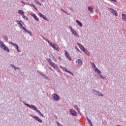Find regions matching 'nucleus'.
Segmentation results:
<instances>
[{
  "label": "nucleus",
  "instance_id": "nucleus-4",
  "mask_svg": "<svg viewBox=\"0 0 126 126\" xmlns=\"http://www.w3.org/2000/svg\"><path fill=\"white\" fill-rule=\"evenodd\" d=\"M19 25L20 26H21V28H22V29L24 30V33H29L30 36H32V32H31V31H28L27 29H26V28H25V27H23V25H22V24H21H21H20Z\"/></svg>",
  "mask_w": 126,
  "mask_h": 126
},
{
  "label": "nucleus",
  "instance_id": "nucleus-48",
  "mask_svg": "<svg viewBox=\"0 0 126 126\" xmlns=\"http://www.w3.org/2000/svg\"><path fill=\"white\" fill-rule=\"evenodd\" d=\"M40 75H41V76L44 75V74L42 73V72H40Z\"/></svg>",
  "mask_w": 126,
  "mask_h": 126
},
{
  "label": "nucleus",
  "instance_id": "nucleus-43",
  "mask_svg": "<svg viewBox=\"0 0 126 126\" xmlns=\"http://www.w3.org/2000/svg\"><path fill=\"white\" fill-rule=\"evenodd\" d=\"M48 68H49V69H50V70H51V71H54V70H53L52 69V68L50 67L49 66H48Z\"/></svg>",
  "mask_w": 126,
  "mask_h": 126
},
{
  "label": "nucleus",
  "instance_id": "nucleus-16",
  "mask_svg": "<svg viewBox=\"0 0 126 126\" xmlns=\"http://www.w3.org/2000/svg\"><path fill=\"white\" fill-rule=\"evenodd\" d=\"M82 52H84L86 55H87V56H90V53L88 52V50L87 49H86L85 48V49H83Z\"/></svg>",
  "mask_w": 126,
  "mask_h": 126
},
{
  "label": "nucleus",
  "instance_id": "nucleus-13",
  "mask_svg": "<svg viewBox=\"0 0 126 126\" xmlns=\"http://www.w3.org/2000/svg\"><path fill=\"white\" fill-rule=\"evenodd\" d=\"M39 15L40 17H42V18L44 19V20H46V21H48L49 19L45 15H44L42 13H39Z\"/></svg>",
  "mask_w": 126,
  "mask_h": 126
},
{
  "label": "nucleus",
  "instance_id": "nucleus-11",
  "mask_svg": "<svg viewBox=\"0 0 126 126\" xmlns=\"http://www.w3.org/2000/svg\"><path fill=\"white\" fill-rule=\"evenodd\" d=\"M70 114L74 117H77V112L73 109H70Z\"/></svg>",
  "mask_w": 126,
  "mask_h": 126
},
{
  "label": "nucleus",
  "instance_id": "nucleus-53",
  "mask_svg": "<svg viewBox=\"0 0 126 126\" xmlns=\"http://www.w3.org/2000/svg\"><path fill=\"white\" fill-rule=\"evenodd\" d=\"M53 59H54V61L55 62H56V58H55V57H53Z\"/></svg>",
  "mask_w": 126,
  "mask_h": 126
},
{
  "label": "nucleus",
  "instance_id": "nucleus-46",
  "mask_svg": "<svg viewBox=\"0 0 126 126\" xmlns=\"http://www.w3.org/2000/svg\"><path fill=\"white\" fill-rule=\"evenodd\" d=\"M16 68H17V69H19V70H20V69H19V68L15 66L14 69L16 70Z\"/></svg>",
  "mask_w": 126,
  "mask_h": 126
},
{
  "label": "nucleus",
  "instance_id": "nucleus-35",
  "mask_svg": "<svg viewBox=\"0 0 126 126\" xmlns=\"http://www.w3.org/2000/svg\"><path fill=\"white\" fill-rule=\"evenodd\" d=\"M66 72L69 73V74H71L73 76V73H72V72L68 70Z\"/></svg>",
  "mask_w": 126,
  "mask_h": 126
},
{
  "label": "nucleus",
  "instance_id": "nucleus-52",
  "mask_svg": "<svg viewBox=\"0 0 126 126\" xmlns=\"http://www.w3.org/2000/svg\"><path fill=\"white\" fill-rule=\"evenodd\" d=\"M28 5H31V6H33V5H32V4H28Z\"/></svg>",
  "mask_w": 126,
  "mask_h": 126
},
{
  "label": "nucleus",
  "instance_id": "nucleus-37",
  "mask_svg": "<svg viewBox=\"0 0 126 126\" xmlns=\"http://www.w3.org/2000/svg\"><path fill=\"white\" fill-rule=\"evenodd\" d=\"M75 49L76 51H77V52H79V49H78V47H77V46H75Z\"/></svg>",
  "mask_w": 126,
  "mask_h": 126
},
{
  "label": "nucleus",
  "instance_id": "nucleus-33",
  "mask_svg": "<svg viewBox=\"0 0 126 126\" xmlns=\"http://www.w3.org/2000/svg\"><path fill=\"white\" fill-rule=\"evenodd\" d=\"M74 107L75 108V109L77 110V111H78V110H79L80 109L79 108H78L77 107V105H74Z\"/></svg>",
  "mask_w": 126,
  "mask_h": 126
},
{
  "label": "nucleus",
  "instance_id": "nucleus-24",
  "mask_svg": "<svg viewBox=\"0 0 126 126\" xmlns=\"http://www.w3.org/2000/svg\"><path fill=\"white\" fill-rule=\"evenodd\" d=\"M98 75H99L100 77L102 78V79H105V80H107V78L106 77L103 76V75H101L100 74H98Z\"/></svg>",
  "mask_w": 126,
  "mask_h": 126
},
{
  "label": "nucleus",
  "instance_id": "nucleus-42",
  "mask_svg": "<svg viewBox=\"0 0 126 126\" xmlns=\"http://www.w3.org/2000/svg\"><path fill=\"white\" fill-rule=\"evenodd\" d=\"M21 2H22V3H24V4H30L29 3H25V2L23 1H21Z\"/></svg>",
  "mask_w": 126,
  "mask_h": 126
},
{
  "label": "nucleus",
  "instance_id": "nucleus-28",
  "mask_svg": "<svg viewBox=\"0 0 126 126\" xmlns=\"http://www.w3.org/2000/svg\"><path fill=\"white\" fill-rule=\"evenodd\" d=\"M97 96H100V97H104V94L101 93V92H98V94H97Z\"/></svg>",
  "mask_w": 126,
  "mask_h": 126
},
{
  "label": "nucleus",
  "instance_id": "nucleus-30",
  "mask_svg": "<svg viewBox=\"0 0 126 126\" xmlns=\"http://www.w3.org/2000/svg\"><path fill=\"white\" fill-rule=\"evenodd\" d=\"M23 18H24V19H26V20L27 21H28L29 20V19H28V18H27V17L25 16L24 15H23Z\"/></svg>",
  "mask_w": 126,
  "mask_h": 126
},
{
  "label": "nucleus",
  "instance_id": "nucleus-18",
  "mask_svg": "<svg viewBox=\"0 0 126 126\" xmlns=\"http://www.w3.org/2000/svg\"><path fill=\"white\" fill-rule=\"evenodd\" d=\"M88 10L90 11L91 13H93L94 12L93 8H92V7H91L90 6L88 7Z\"/></svg>",
  "mask_w": 126,
  "mask_h": 126
},
{
  "label": "nucleus",
  "instance_id": "nucleus-23",
  "mask_svg": "<svg viewBox=\"0 0 126 126\" xmlns=\"http://www.w3.org/2000/svg\"><path fill=\"white\" fill-rule=\"evenodd\" d=\"M122 19L124 21H126V14H122Z\"/></svg>",
  "mask_w": 126,
  "mask_h": 126
},
{
  "label": "nucleus",
  "instance_id": "nucleus-40",
  "mask_svg": "<svg viewBox=\"0 0 126 126\" xmlns=\"http://www.w3.org/2000/svg\"><path fill=\"white\" fill-rule=\"evenodd\" d=\"M47 61L50 64L52 62V60L50 59H48Z\"/></svg>",
  "mask_w": 126,
  "mask_h": 126
},
{
  "label": "nucleus",
  "instance_id": "nucleus-5",
  "mask_svg": "<svg viewBox=\"0 0 126 126\" xmlns=\"http://www.w3.org/2000/svg\"><path fill=\"white\" fill-rule=\"evenodd\" d=\"M69 29H70V31L72 33V34L75 36V37H77V38H79V35L78 34L76 33V32L74 30H73V29H72V27L69 26L68 27Z\"/></svg>",
  "mask_w": 126,
  "mask_h": 126
},
{
  "label": "nucleus",
  "instance_id": "nucleus-54",
  "mask_svg": "<svg viewBox=\"0 0 126 126\" xmlns=\"http://www.w3.org/2000/svg\"><path fill=\"white\" fill-rule=\"evenodd\" d=\"M21 102H22V100H20Z\"/></svg>",
  "mask_w": 126,
  "mask_h": 126
},
{
  "label": "nucleus",
  "instance_id": "nucleus-45",
  "mask_svg": "<svg viewBox=\"0 0 126 126\" xmlns=\"http://www.w3.org/2000/svg\"><path fill=\"white\" fill-rule=\"evenodd\" d=\"M58 59H59V61H61V60H62V58L60 56L58 57Z\"/></svg>",
  "mask_w": 126,
  "mask_h": 126
},
{
  "label": "nucleus",
  "instance_id": "nucleus-10",
  "mask_svg": "<svg viewBox=\"0 0 126 126\" xmlns=\"http://www.w3.org/2000/svg\"><path fill=\"white\" fill-rule=\"evenodd\" d=\"M11 45H12L13 47H14L15 49H16L17 51L19 52V53H20V51H19V47H18V45L16 44V43H13L12 42H10Z\"/></svg>",
  "mask_w": 126,
  "mask_h": 126
},
{
  "label": "nucleus",
  "instance_id": "nucleus-32",
  "mask_svg": "<svg viewBox=\"0 0 126 126\" xmlns=\"http://www.w3.org/2000/svg\"><path fill=\"white\" fill-rule=\"evenodd\" d=\"M61 10H62V11H63V12H64V13H66V14H68V13H67V12L64 10L63 9L61 8Z\"/></svg>",
  "mask_w": 126,
  "mask_h": 126
},
{
  "label": "nucleus",
  "instance_id": "nucleus-22",
  "mask_svg": "<svg viewBox=\"0 0 126 126\" xmlns=\"http://www.w3.org/2000/svg\"><path fill=\"white\" fill-rule=\"evenodd\" d=\"M18 13L19 14H20L21 15H22V16H23V15H24V12L22 10H19Z\"/></svg>",
  "mask_w": 126,
  "mask_h": 126
},
{
  "label": "nucleus",
  "instance_id": "nucleus-41",
  "mask_svg": "<svg viewBox=\"0 0 126 126\" xmlns=\"http://www.w3.org/2000/svg\"><path fill=\"white\" fill-rule=\"evenodd\" d=\"M16 23H18V24L19 25L21 23H20V21L19 20H16Z\"/></svg>",
  "mask_w": 126,
  "mask_h": 126
},
{
  "label": "nucleus",
  "instance_id": "nucleus-51",
  "mask_svg": "<svg viewBox=\"0 0 126 126\" xmlns=\"http://www.w3.org/2000/svg\"><path fill=\"white\" fill-rule=\"evenodd\" d=\"M20 22H21V23H22V24H23V25H24V23H23L22 21H20Z\"/></svg>",
  "mask_w": 126,
  "mask_h": 126
},
{
  "label": "nucleus",
  "instance_id": "nucleus-2",
  "mask_svg": "<svg viewBox=\"0 0 126 126\" xmlns=\"http://www.w3.org/2000/svg\"><path fill=\"white\" fill-rule=\"evenodd\" d=\"M0 48L5 51V52H7V53H9V49L8 47L3 43V42L0 41Z\"/></svg>",
  "mask_w": 126,
  "mask_h": 126
},
{
  "label": "nucleus",
  "instance_id": "nucleus-3",
  "mask_svg": "<svg viewBox=\"0 0 126 126\" xmlns=\"http://www.w3.org/2000/svg\"><path fill=\"white\" fill-rule=\"evenodd\" d=\"M0 48L5 51V52H7V53H9V49L8 47L3 43V42L0 41Z\"/></svg>",
  "mask_w": 126,
  "mask_h": 126
},
{
  "label": "nucleus",
  "instance_id": "nucleus-8",
  "mask_svg": "<svg viewBox=\"0 0 126 126\" xmlns=\"http://www.w3.org/2000/svg\"><path fill=\"white\" fill-rule=\"evenodd\" d=\"M52 97L53 98L54 100H55V101H60V96H59V95L56 94H54L52 95Z\"/></svg>",
  "mask_w": 126,
  "mask_h": 126
},
{
  "label": "nucleus",
  "instance_id": "nucleus-44",
  "mask_svg": "<svg viewBox=\"0 0 126 126\" xmlns=\"http://www.w3.org/2000/svg\"><path fill=\"white\" fill-rule=\"evenodd\" d=\"M78 114H80V115H81V113H80V109H79L78 110H77Z\"/></svg>",
  "mask_w": 126,
  "mask_h": 126
},
{
  "label": "nucleus",
  "instance_id": "nucleus-14",
  "mask_svg": "<svg viewBox=\"0 0 126 126\" xmlns=\"http://www.w3.org/2000/svg\"><path fill=\"white\" fill-rule=\"evenodd\" d=\"M76 63H78V65H82V60L81 59H77Z\"/></svg>",
  "mask_w": 126,
  "mask_h": 126
},
{
  "label": "nucleus",
  "instance_id": "nucleus-31",
  "mask_svg": "<svg viewBox=\"0 0 126 126\" xmlns=\"http://www.w3.org/2000/svg\"><path fill=\"white\" fill-rule=\"evenodd\" d=\"M3 40H4V41H8V38H7V37H6V36H3Z\"/></svg>",
  "mask_w": 126,
  "mask_h": 126
},
{
  "label": "nucleus",
  "instance_id": "nucleus-38",
  "mask_svg": "<svg viewBox=\"0 0 126 126\" xmlns=\"http://www.w3.org/2000/svg\"><path fill=\"white\" fill-rule=\"evenodd\" d=\"M32 6L34 7V9H36V10H37L38 9L37 8H36V6H35V5H34L33 3H32Z\"/></svg>",
  "mask_w": 126,
  "mask_h": 126
},
{
  "label": "nucleus",
  "instance_id": "nucleus-19",
  "mask_svg": "<svg viewBox=\"0 0 126 126\" xmlns=\"http://www.w3.org/2000/svg\"><path fill=\"white\" fill-rule=\"evenodd\" d=\"M76 22H77L78 25H79V26H80V27H82L83 25H82V23L80 21H78V20H76Z\"/></svg>",
  "mask_w": 126,
  "mask_h": 126
},
{
  "label": "nucleus",
  "instance_id": "nucleus-36",
  "mask_svg": "<svg viewBox=\"0 0 126 126\" xmlns=\"http://www.w3.org/2000/svg\"><path fill=\"white\" fill-rule=\"evenodd\" d=\"M43 77H44V78H45V79L47 80V79H49V78H48V77H47V76H46L45 75L43 74V75L42 76Z\"/></svg>",
  "mask_w": 126,
  "mask_h": 126
},
{
  "label": "nucleus",
  "instance_id": "nucleus-29",
  "mask_svg": "<svg viewBox=\"0 0 126 126\" xmlns=\"http://www.w3.org/2000/svg\"><path fill=\"white\" fill-rule=\"evenodd\" d=\"M91 65L93 66V68H94L95 67H96V65H95V63H94L93 62H91Z\"/></svg>",
  "mask_w": 126,
  "mask_h": 126
},
{
  "label": "nucleus",
  "instance_id": "nucleus-27",
  "mask_svg": "<svg viewBox=\"0 0 126 126\" xmlns=\"http://www.w3.org/2000/svg\"><path fill=\"white\" fill-rule=\"evenodd\" d=\"M86 119H87L88 123H90V126H93L92 122H91V121L90 120V119H89V118H88V117H86Z\"/></svg>",
  "mask_w": 126,
  "mask_h": 126
},
{
  "label": "nucleus",
  "instance_id": "nucleus-47",
  "mask_svg": "<svg viewBox=\"0 0 126 126\" xmlns=\"http://www.w3.org/2000/svg\"><path fill=\"white\" fill-rule=\"evenodd\" d=\"M11 66H12V67H15V65H14V64H11Z\"/></svg>",
  "mask_w": 126,
  "mask_h": 126
},
{
  "label": "nucleus",
  "instance_id": "nucleus-20",
  "mask_svg": "<svg viewBox=\"0 0 126 126\" xmlns=\"http://www.w3.org/2000/svg\"><path fill=\"white\" fill-rule=\"evenodd\" d=\"M43 39H44V40H45V41H46V42H48V44L50 45V44H52V42H51V41H49V39H48V38H46L45 37H44V36H42Z\"/></svg>",
  "mask_w": 126,
  "mask_h": 126
},
{
  "label": "nucleus",
  "instance_id": "nucleus-21",
  "mask_svg": "<svg viewBox=\"0 0 126 126\" xmlns=\"http://www.w3.org/2000/svg\"><path fill=\"white\" fill-rule=\"evenodd\" d=\"M50 64V65H52V66H53V67H54V68H56V67H57V66H58L57 65V64H56V63H53V62H51Z\"/></svg>",
  "mask_w": 126,
  "mask_h": 126
},
{
  "label": "nucleus",
  "instance_id": "nucleus-17",
  "mask_svg": "<svg viewBox=\"0 0 126 126\" xmlns=\"http://www.w3.org/2000/svg\"><path fill=\"white\" fill-rule=\"evenodd\" d=\"M31 16H32V17L35 19V20H36V21H39V18L37 17V16H36V14H32Z\"/></svg>",
  "mask_w": 126,
  "mask_h": 126
},
{
  "label": "nucleus",
  "instance_id": "nucleus-15",
  "mask_svg": "<svg viewBox=\"0 0 126 126\" xmlns=\"http://www.w3.org/2000/svg\"><path fill=\"white\" fill-rule=\"evenodd\" d=\"M77 45H78V47H79L80 49H81V51H82L83 50H85V47H83L82 44L79 43H77Z\"/></svg>",
  "mask_w": 126,
  "mask_h": 126
},
{
  "label": "nucleus",
  "instance_id": "nucleus-7",
  "mask_svg": "<svg viewBox=\"0 0 126 126\" xmlns=\"http://www.w3.org/2000/svg\"><path fill=\"white\" fill-rule=\"evenodd\" d=\"M109 11L110 13H112V14L115 16H118V12H117V11L114 10V9L110 8Z\"/></svg>",
  "mask_w": 126,
  "mask_h": 126
},
{
  "label": "nucleus",
  "instance_id": "nucleus-6",
  "mask_svg": "<svg viewBox=\"0 0 126 126\" xmlns=\"http://www.w3.org/2000/svg\"><path fill=\"white\" fill-rule=\"evenodd\" d=\"M50 45L54 50H56V51H59V49H60V47H59V45H56V44L53 43H51Z\"/></svg>",
  "mask_w": 126,
  "mask_h": 126
},
{
  "label": "nucleus",
  "instance_id": "nucleus-34",
  "mask_svg": "<svg viewBox=\"0 0 126 126\" xmlns=\"http://www.w3.org/2000/svg\"><path fill=\"white\" fill-rule=\"evenodd\" d=\"M35 2H36L37 4H39V5H41V3L40 2V1L36 0H35Z\"/></svg>",
  "mask_w": 126,
  "mask_h": 126
},
{
  "label": "nucleus",
  "instance_id": "nucleus-50",
  "mask_svg": "<svg viewBox=\"0 0 126 126\" xmlns=\"http://www.w3.org/2000/svg\"><path fill=\"white\" fill-rule=\"evenodd\" d=\"M111 1H115V2H117V0H110Z\"/></svg>",
  "mask_w": 126,
  "mask_h": 126
},
{
  "label": "nucleus",
  "instance_id": "nucleus-26",
  "mask_svg": "<svg viewBox=\"0 0 126 126\" xmlns=\"http://www.w3.org/2000/svg\"><path fill=\"white\" fill-rule=\"evenodd\" d=\"M61 68H62V69L64 70L65 72H67V71L68 70L65 67H63V66H60Z\"/></svg>",
  "mask_w": 126,
  "mask_h": 126
},
{
  "label": "nucleus",
  "instance_id": "nucleus-49",
  "mask_svg": "<svg viewBox=\"0 0 126 126\" xmlns=\"http://www.w3.org/2000/svg\"><path fill=\"white\" fill-rule=\"evenodd\" d=\"M94 71H96V70H97V69H98L97 68V67H94Z\"/></svg>",
  "mask_w": 126,
  "mask_h": 126
},
{
  "label": "nucleus",
  "instance_id": "nucleus-1",
  "mask_svg": "<svg viewBox=\"0 0 126 126\" xmlns=\"http://www.w3.org/2000/svg\"><path fill=\"white\" fill-rule=\"evenodd\" d=\"M23 103L24 104V105H25V106H27V107H28L29 108H30V109H32V110H33L34 111H36V112H37V113H38V114H39V115H40V116H41V117H44V115H43L42 114V113H41L40 112V110H38V108H37V107H36V106L34 105H31L28 104V103H26V102H25L24 101L23 102Z\"/></svg>",
  "mask_w": 126,
  "mask_h": 126
},
{
  "label": "nucleus",
  "instance_id": "nucleus-39",
  "mask_svg": "<svg viewBox=\"0 0 126 126\" xmlns=\"http://www.w3.org/2000/svg\"><path fill=\"white\" fill-rule=\"evenodd\" d=\"M97 72H98V73H102V72H101V71H100V70L99 69H97L96 71Z\"/></svg>",
  "mask_w": 126,
  "mask_h": 126
},
{
  "label": "nucleus",
  "instance_id": "nucleus-25",
  "mask_svg": "<svg viewBox=\"0 0 126 126\" xmlns=\"http://www.w3.org/2000/svg\"><path fill=\"white\" fill-rule=\"evenodd\" d=\"M93 92H94V94H95L96 96H98V94L99 93V91L95 90H93Z\"/></svg>",
  "mask_w": 126,
  "mask_h": 126
},
{
  "label": "nucleus",
  "instance_id": "nucleus-9",
  "mask_svg": "<svg viewBox=\"0 0 126 126\" xmlns=\"http://www.w3.org/2000/svg\"><path fill=\"white\" fill-rule=\"evenodd\" d=\"M31 117H32V118H33L35 121H37L38 122V123H43V121H42V119H40L38 116H34L32 115H31Z\"/></svg>",
  "mask_w": 126,
  "mask_h": 126
},
{
  "label": "nucleus",
  "instance_id": "nucleus-12",
  "mask_svg": "<svg viewBox=\"0 0 126 126\" xmlns=\"http://www.w3.org/2000/svg\"><path fill=\"white\" fill-rule=\"evenodd\" d=\"M64 52H65V56L67 58V59H68L69 61H72V59H71V57H70V55H69L68 52H67L66 50H64Z\"/></svg>",
  "mask_w": 126,
  "mask_h": 126
}]
</instances>
